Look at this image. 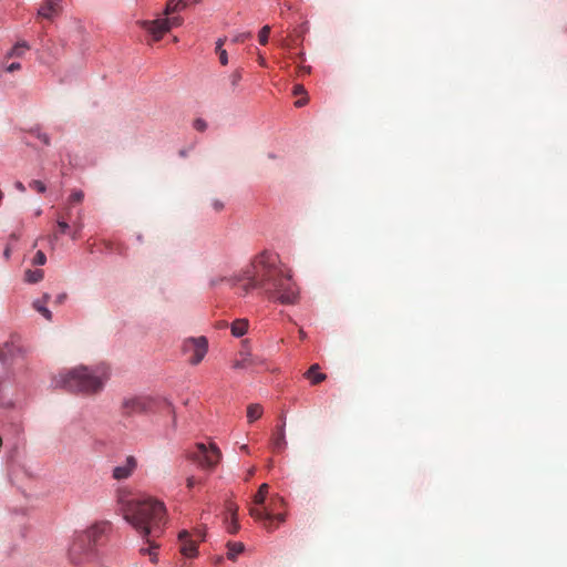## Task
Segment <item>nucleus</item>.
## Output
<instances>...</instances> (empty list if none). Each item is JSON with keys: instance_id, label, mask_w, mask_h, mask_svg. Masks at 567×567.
Here are the masks:
<instances>
[{"instance_id": "1", "label": "nucleus", "mask_w": 567, "mask_h": 567, "mask_svg": "<svg viewBox=\"0 0 567 567\" xmlns=\"http://www.w3.org/2000/svg\"><path fill=\"white\" fill-rule=\"evenodd\" d=\"M240 281H246L240 286L241 296L259 288L282 305H293L299 298V289L289 270L281 264L279 256L271 251H262L239 275L229 278L231 286Z\"/></svg>"}, {"instance_id": "2", "label": "nucleus", "mask_w": 567, "mask_h": 567, "mask_svg": "<svg viewBox=\"0 0 567 567\" xmlns=\"http://www.w3.org/2000/svg\"><path fill=\"white\" fill-rule=\"evenodd\" d=\"M118 509L123 518L141 537H158L165 524L166 507L163 502L150 497H135L131 493H117Z\"/></svg>"}, {"instance_id": "3", "label": "nucleus", "mask_w": 567, "mask_h": 567, "mask_svg": "<svg viewBox=\"0 0 567 567\" xmlns=\"http://www.w3.org/2000/svg\"><path fill=\"white\" fill-rule=\"evenodd\" d=\"M109 372L105 367H78L61 372L52 379L53 388L65 389L70 392L95 394L104 388Z\"/></svg>"}, {"instance_id": "4", "label": "nucleus", "mask_w": 567, "mask_h": 567, "mask_svg": "<svg viewBox=\"0 0 567 567\" xmlns=\"http://www.w3.org/2000/svg\"><path fill=\"white\" fill-rule=\"evenodd\" d=\"M104 526L93 525L86 530L76 532L69 548L70 560L78 565L93 557L95 542L103 533Z\"/></svg>"}, {"instance_id": "5", "label": "nucleus", "mask_w": 567, "mask_h": 567, "mask_svg": "<svg viewBox=\"0 0 567 567\" xmlns=\"http://www.w3.org/2000/svg\"><path fill=\"white\" fill-rule=\"evenodd\" d=\"M186 457L205 471H213L221 458V452L214 443L206 446L204 443H197L194 451H189Z\"/></svg>"}, {"instance_id": "6", "label": "nucleus", "mask_w": 567, "mask_h": 567, "mask_svg": "<svg viewBox=\"0 0 567 567\" xmlns=\"http://www.w3.org/2000/svg\"><path fill=\"white\" fill-rule=\"evenodd\" d=\"M156 399L148 395L126 396L122 401V414L126 416L153 412Z\"/></svg>"}, {"instance_id": "7", "label": "nucleus", "mask_w": 567, "mask_h": 567, "mask_svg": "<svg viewBox=\"0 0 567 567\" xmlns=\"http://www.w3.org/2000/svg\"><path fill=\"white\" fill-rule=\"evenodd\" d=\"M183 351L186 354H190L189 363L197 365L207 354L208 340L204 336L187 338L183 342Z\"/></svg>"}, {"instance_id": "8", "label": "nucleus", "mask_w": 567, "mask_h": 567, "mask_svg": "<svg viewBox=\"0 0 567 567\" xmlns=\"http://www.w3.org/2000/svg\"><path fill=\"white\" fill-rule=\"evenodd\" d=\"M274 506H265L262 509L252 507L250 508V515L257 519L264 522V527L268 532H272L274 527L271 525L272 520H277L279 523H284L286 520V515L284 513L275 514L274 509L276 506V503H282V498L279 496H276L274 499Z\"/></svg>"}, {"instance_id": "9", "label": "nucleus", "mask_w": 567, "mask_h": 567, "mask_svg": "<svg viewBox=\"0 0 567 567\" xmlns=\"http://www.w3.org/2000/svg\"><path fill=\"white\" fill-rule=\"evenodd\" d=\"M138 24L152 34L154 40H159L162 37L168 32L167 22L164 18H157L155 20H142L138 21Z\"/></svg>"}, {"instance_id": "10", "label": "nucleus", "mask_w": 567, "mask_h": 567, "mask_svg": "<svg viewBox=\"0 0 567 567\" xmlns=\"http://www.w3.org/2000/svg\"><path fill=\"white\" fill-rule=\"evenodd\" d=\"M178 540L181 543V553L187 558H194L197 556V544L192 538L188 530L183 529L178 534Z\"/></svg>"}, {"instance_id": "11", "label": "nucleus", "mask_w": 567, "mask_h": 567, "mask_svg": "<svg viewBox=\"0 0 567 567\" xmlns=\"http://www.w3.org/2000/svg\"><path fill=\"white\" fill-rule=\"evenodd\" d=\"M61 9L62 0H45L44 3L38 9V16L52 20L60 13Z\"/></svg>"}, {"instance_id": "12", "label": "nucleus", "mask_w": 567, "mask_h": 567, "mask_svg": "<svg viewBox=\"0 0 567 567\" xmlns=\"http://www.w3.org/2000/svg\"><path fill=\"white\" fill-rule=\"evenodd\" d=\"M225 525L229 534H236L240 527L237 519V506L230 502L226 505Z\"/></svg>"}, {"instance_id": "13", "label": "nucleus", "mask_w": 567, "mask_h": 567, "mask_svg": "<svg viewBox=\"0 0 567 567\" xmlns=\"http://www.w3.org/2000/svg\"><path fill=\"white\" fill-rule=\"evenodd\" d=\"M136 467V461L133 456H128L125 461V464L115 466L113 470V478L115 480H126L128 478L134 468Z\"/></svg>"}, {"instance_id": "14", "label": "nucleus", "mask_w": 567, "mask_h": 567, "mask_svg": "<svg viewBox=\"0 0 567 567\" xmlns=\"http://www.w3.org/2000/svg\"><path fill=\"white\" fill-rule=\"evenodd\" d=\"M305 377L310 380L311 384H318L327 379V374L319 372V364H312Z\"/></svg>"}, {"instance_id": "15", "label": "nucleus", "mask_w": 567, "mask_h": 567, "mask_svg": "<svg viewBox=\"0 0 567 567\" xmlns=\"http://www.w3.org/2000/svg\"><path fill=\"white\" fill-rule=\"evenodd\" d=\"M150 546L141 548V553L143 555L151 556V561L156 563L157 561V549L159 547L158 544H156L152 538L153 537H142Z\"/></svg>"}, {"instance_id": "16", "label": "nucleus", "mask_w": 567, "mask_h": 567, "mask_svg": "<svg viewBox=\"0 0 567 567\" xmlns=\"http://www.w3.org/2000/svg\"><path fill=\"white\" fill-rule=\"evenodd\" d=\"M187 7L186 0H168L163 11L164 16H171L175 12L184 10Z\"/></svg>"}, {"instance_id": "17", "label": "nucleus", "mask_w": 567, "mask_h": 567, "mask_svg": "<svg viewBox=\"0 0 567 567\" xmlns=\"http://www.w3.org/2000/svg\"><path fill=\"white\" fill-rule=\"evenodd\" d=\"M247 328H248V321L247 320H245V319L235 320L231 323V326H230L231 334L235 338H240L244 334H246Z\"/></svg>"}, {"instance_id": "18", "label": "nucleus", "mask_w": 567, "mask_h": 567, "mask_svg": "<svg viewBox=\"0 0 567 567\" xmlns=\"http://www.w3.org/2000/svg\"><path fill=\"white\" fill-rule=\"evenodd\" d=\"M286 446H287V441H286L285 423H284L282 426L279 429L278 433L272 439V447L277 451H282L286 449Z\"/></svg>"}, {"instance_id": "19", "label": "nucleus", "mask_w": 567, "mask_h": 567, "mask_svg": "<svg viewBox=\"0 0 567 567\" xmlns=\"http://www.w3.org/2000/svg\"><path fill=\"white\" fill-rule=\"evenodd\" d=\"M241 359L237 360L234 364V369H247L254 364L255 360L250 352H241Z\"/></svg>"}, {"instance_id": "20", "label": "nucleus", "mask_w": 567, "mask_h": 567, "mask_svg": "<svg viewBox=\"0 0 567 567\" xmlns=\"http://www.w3.org/2000/svg\"><path fill=\"white\" fill-rule=\"evenodd\" d=\"M44 272L41 269H28L24 272V280L28 284H37L43 279Z\"/></svg>"}, {"instance_id": "21", "label": "nucleus", "mask_w": 567, "mask_h": 567, "mask_svg": "<svg viewBox=\"0 0 567 567\" xmlns=\"http://www.w3.org/2000/svg\"><path fill=\"white\" fill-rule=\"evenodd\" d=\"M241 80H243V71L240 69H237V70L233 71L228 75L230 91L233 93L237 92V89H238L239 83H240Z\"/></svg>"}, {"instance_id": "22", "label": "nucleus", "mask_w": 567, "mask_h": 567, "mask_svg": "<svg viewBox=\"0 0 567 567\" xmlns=\"http://www.w3.org/2000/svg\"><path fill=\"white\" fill-rule=\"evenodd\" d=\"M262 415V408L259 404H250L247 408V419L249 423L255 422Z\"/></svg>"}, {"instance_id": "23", "label": "nucleus", "mask_w": 567, "mask_h": 567, "mask_svg": "<svg viewBox=\"0 0 567 567\" xmlns=\"http://www.w3.org/2000/svg\"><path fill=\"white\" fill-rule=\"evenodd\" d=\"M33 308L41 313L48 321L52 320V312L50 309L45 306V302H42L41 299H35L33 301Z\"/></svg>"}, {"instance_id": "24", "label": "nucleus", "mask_w": 567, "mask_h": 567, "mask_svg": "<svg viewBox=\"0 0 567 567\" xmlns=\"http://www.w3.org/2000/svg\"><path fill=\"white\" fill-rule=\"evenodd\" d=\"M267 494H268V484L264 483L260 485L259 489L254 495V504L256 506L264 505Z\"/></svg>"}, {"instance_id": "25", "label": "nucleus", "mask_w": 567, "mask_h": 567, "mask_svg": "<svg viewBox=\"0 0 567 567\" xmlns=\"http://www.w3.org/2000/svg\"><path fill=\"white\" fill-rule=\"evenodd\" d=\"M228 553L227 557L228 559L234 560L239 554L244 551V544L243 543H228Z\"/></svg>"}, {"instance_id": "26", "label": "nucleus", "mask_w": 567, "mask_h": 567, "mask_svg": "<svg viewBox=\"0 0 567 567\" xmlns=\"http://www.w3.org/2000/svg\"><path fill=\"white\" fill-rule=\"evenodd\" d=\"M29 49V44L25 41L18 42L8 53V56H20L24 50Z\"/></svg>"}, {"instance_id": "27", "label": "nucleus", "mask_w": 567, "mask_h": 567, "mask_svg": "<svg viewBox=\"0 0 567 567\" xmlns=\"http://www.w3.org/2000/svg\"><path fill=\"white\" fill-rule=\"evenodd\" d=\"M163 18L167 22L168 31L172 28L179 27L182 24V22H183V19L181 17H172V18H169L168 16H165Z\"/></svg>"}, {"instance_id": "28", "label": "nucleus", "mask_w": 567, "mask_h": 567, "mask_svg": "<svg viewBox=\"0 0 567 567\" xmlns=\"http://www.w3.org/2000/svg\"><path fill=\"white\" fill-rule=\"evenodd\" d=\"M269 32H270V27L269 25H264L260 29L259 34H258V39H259L260 44H266L267 43L268 37H269Z\"/></svg>"}, {"instance_id": "29", "label": "nucleus", "mask_w": 567, "mask_h": 567, "mask_svg": "<svg viewBox=\"0 0 567 567\" xmlns=\"http://www.w3.org/2000/svg\"><path fill=\"white\" fill-rule=\"evenodd\" d=\"M47 262V256L42 250H38L33 257L32 264L35 266H43Z\"/></svg>"}, {"instance_id": "30", "label": "nucleus", "mask_w": 567, "mask_h": 567, "mask_svg": "<svg viewBox=\"0 0 567 567\" xmlns=\"http://www.w3.org/2000/svg\"><path fill=\"white\" fill-rule=\"evenodd\" d=\"M83 198H84V193L81 189H74L71 193L69 200L72 203H80L83 200Z\"/></svg>"}, {"instance_id": "31", "label": "nucleus", "mask_w": 567, "mask_h": 567, "mask_svg": "<svg viewBox=\"0 0 567 567\" xmlns=\"http://www.w3.org/2000/svg\"><path fill=\"white\" fill-rule=\"evenodd\" d=\"M29 186H30L31 188L35 189V190H37V192H39V193H45V190H47V186H45V184H44L43 182H41V181H38V179H33V181L29 184Z\"/></svg>"}, {"instance_id": "32", "label": "nucleus", "mask_w": 567, "mask_h": 567, "mask_svg": "<svg viewBox=\"0 0 567 567\" xmlns=\"http://www.w3.org/2000/svg\"><path fill=\"white\" fill-rule=\"evenodd\" d=\"M194 127L199 132H204L207 128V123L203 118H196L194 121Z\"/></svg>"}, {"instance_id": "33", "label": "nucleus", "mask_w": 567, "mask_h": 567, "mask_svg": "<svg viewBox=\"0 0 567 567\" xmlns=\"http://www.w3.org/2000/svg\"><path fill=\"white\" fill-rule=\"evenodd\" d=\"M204 483L203 480H197L195 476L190 475L186 478V486L187 488L192 489L196 484Z\"/></svg>"}, {"instance_id": "34", "label": "nucleus", "mask_w": 567, "mask_h": 567, "mask_svg": "<svg viewBox=\"0 0 567 567\" xmlns=\"http://www.w3.org/2000/svg\"><path fill=\"white\" fill-rule=\"evenodd\" d=\"M251 37V33L250 32H241V33H238L236 34L231 41L237 43V42H243L245 41L246 39L250 38Z\"/></svg>"}, {"instance_id": "35", "label": "nucleus", "mask_w": 567, "mask_h": 567, "mask_svg": "<svg viewBox=\"0 0 567 567\" xmlns=\"http://www.w3.org/2000/svg\"><path fill=\"white\" fill-rule=\"evenodd\" d=\"M58 227L60 228V231L62 234H66L70 230V225L64 219H58L56 220Z\"/></svg>"}, {"instance_id": "36", "label": "nucleus", "mask_w": 567, "mask_h": 567, "mask_svg": "<svg viewBox=\"0 0 567 567\" xmlns=\"http://www.w3.org/2000/svg\"><path fill=\"white\" fill-rule=\"evenodd\" d=\"M223 281H228L229 282V278H227V277H215V278H212L209 280V287L210 288H215V287H217Z\"/></svg>"}, {"instance_id": "37", "label": "nucleus", "mask_w": 567, "mask_h": 567, "mask_svg": "<svg viewBox=\"0 0 567 567\" xmlns=\"http://www.w3.org/2000/svg\"><path fill=\"white\" fill-rule=\"evenodd\" d=\"M219 54V61L223 65H226L228 63V55L226 50H220L218 52Z\"/></svg>"}, {"instance_id": "38", "label": "nucleus", "mask_w": 567, "mask_h": 567, "mask_svg": "<svg viewBox=\"0 0 567 567\" xmlns=\"http://www.w3.org/2000/svg\"><path fill=\"white\" fill-rule=\"evenodd\" d=\"M21 68V64L19 62H12L11 64H9L6 70L7 72H13V71H17Z\"/></svg>"}, {"instance_id": "39", "label": "nucleus", "mask_w": 567, "mask_h": 567, "mask_svg": "<svg viewBox=\"0 0 567 567\" xmlns=\"http://www.w3.org/2000/svg\"><path fill=\"white\" fill-rule=\"evenodd\" d=\"M38 138L45 145L50 144V137L47 133H39Z\"/></svg>"}, {"instance_id": "40", "label": "nucleus", "mask_w": 567, "mask_h": 567, "mask_svg": "<svg viewBox=\"0 0 567 567\" xmlns=\"http://www.w3.org/2000/svg\"><path fill=\"white\" fill-rule=\"evenodd\" d=\"M305 92H306L305 87L301 84L295 85V87H293L295 95L303 94Z\"/></svg>"}, {"instance_id": "41", "label": "nucleus", "mask_w": 567, "mask_h": 567, "mask_svg": "<svg viewBox=\"0 0 567 567\" xmlns=\"http://www.w3.org/2000/svg\"><path fill=\"white\" fill-rule=\"evenodd\" d=\"M14 187H16V189H17V190H19L20 193H24V192H25V186H24V185H23V183H22V182H20V181H17V182L14 183Z\"/></svg>"}, {"instance_id": "42", "label": "nucleus", "mask_w": 567, "mask_h": 567, "mask_svg": "<svg viewBox=\"0 0 567 567\" xmlns=\"http://www.w3.org/2000/svg\"><path fill=\"white\" fill-rule=\"evenodd\" d=\"M66 299V293L65 292H62L60 295L56 296L55 298V303H63Z\"/></svg>"}, {"instance_id": "43", "label": "nucleus", "mask_w": 567, "mask_h": 567, "mask_svg": "<svg viewBox=\"0 0 567 567\" xmlns=\"http://www.w3.org/2000/svg\"><path fill=\"white\" fill-rule=\"evenodd\" d=\"M68 234L70 235L71 239H73V240L78 239L80 236V231L78 229L69 230Z\"/></svg>"}, {"instance_id": "44", "label": "nucleus", "mask_w": 567, "mask_h": 567, "mask_svg": "<svg viewBox=\"0 0 567 567\" xmlns=\"http://www.w3.org/2000/svg\"><path fill=\"white\" fill-rule=\"evenodd\" d=\"M3 257L8 260L11 257V247L7 246L3 250Z\"/></svg>"}, {"instance_id": "45", "label": "nucleus", "mask_w": 567, "mask_h": 567, "mask_svg": "<svg viewBox=\"0 0 567 567\" xmlns=\"http://www.w3.org/2000/svg\"><path fill=\"white\" fill-rule=\"evenodd\" d=\"M223 44H224V40L223 39H218L216 41V51L219 52L220 50H224L223 49Z\"/></svg>"}, {"instance_id": "46", "label": "nucleus", "mask_w": 567, "mask_h": 567, "mask_svg": "<svg viewBox=\"0 0 567 567\" xmlns=\"http://www.w3.org/2000/svg\"><path fill=\"white\" fill-rule=\"evenodd\" d=\"M306 103H307V100L306 99H301V100L296 101L295 105L297 107H301V106L306 105Z\"/></svg>"}, {"instance_id": "47", "label": "nucleus", "mask_w": 567, "mask_h": 567, "mask_svg": "<svg viewBox=\"0 0 567 567\" xmlns=\"http://www.w3.org/2000/svg\"><path fill=\"white\" fill-rule=\"evenodd\" d=\"M50 298H51V295L45 292V293H43L41 300H42V302L47 303L50 300Z\"/></svg>"}, {"instance_id": "48", "label": "nucleus", "mask_w": 567, "mask_h": 567, "mask_svg": "<svg viewBox=\"0 0 567 567\" xmlns=\"http://www.w3.org/2000/svg\"><path fill=\"white\" fill-rule=\"evenodd\" d=\"M83 225L81 223H74V229H78L79 231H81Z\"/></svg>"}, {"instance_id": "49", "label": "nucleus", "mask_w": 567, "mask_h": 567, "mask_svg": "<svg viewBox=\"0 0 567 567\" xmlns=\"http://www.w3.org/2000/svg\"><path fill=\"white\" fill-rule=\"evenodd\" d=\"M214 207H215L216 209H220V208L223 207V204H221V203H219V202H215V203H214Z\"/></svg>"}, {"instance_id": "50", "label": "nucleus", "mask_w": 567, "mask_h": 567, "mask_svg": "<svg viewBox=\"0 0 567 567\" xmlns=\"http://www.w3.org/2000/svg\"><path fill=\"white\" fill-rule=\"evenodd\" d=\"M291 8H292V7H291V4H289V3H284V4H282V9L291 10Z\"/></svg>"}, {"instance_id": "51", "label": "nucleus", "mask_w": 567, "mask_h": 567, "mask_svg": "<svg viewBox=\"0 0 567 567\" xmlns=\"http://www.w3.org/2000/svg\"><path fill=\"white\" fill-rule=\"evenodd\" d=\"M10 239L12 240H18L19 239V236L17 234H11L10 235Z\"/></svg>"}, {"instance_id": "52", "label": "nucleus", "mask_w": 567, "mask_h": 567, "mask_svg": "<svg viewBox=\"0 0 567 567\" xmlns=\"http://www.w3.org/2000/svg\"><path fill=\"white\" fill-rule=\"evenodd\" d=\"M42 214V209L41 208H38L34 213L35 216H40Z\"/></svg>"}, {"instance_id": "53", "label": "nucleus", "mask_w": 567, "mask_h": 567, "mask_svg": "<svg viewBox=\"0 0 567 567\" xmlns=\"http://www.w3.org/2000/svg\"><path fill=\"white\" fill-rule=\"evenodd\" d=\"M196 535H197L200 539H203V538H204V535L202 534V532H200V530H196Z\"/></svg>"}, {"instance_id": "54", "label": "nucleus", "mask_w": 567, "mask_h": 567, "mask_svg": "<svg viewBox=\"0 0 567 567\" xmlns=\"http://www.w3.org/2000/svg\"><path fill=\"white\" fill-rule=\"evenodd\" d=\"M254 473H255V468H254V467H251V468L249 470V472H248V476L254 475Z\"/></svg>"}, {"instance_id": "55", "label": "nucleus", "mask_w": 567, "mask_h": 567, "mask_svg": "<svg viewBox=\"0 0 567 567\" xmlns=\"http://www.w3.org/2000/svg\"><path fill=\"white\" fill-rule=\"evenodd\" d=\"M260 64H261V65H265V64H266V62H265V59H264V58H260Z\"/></svg>"}, {"instance_id": "56", "label": "nucleus", "mask_w": 567, "mask_h": 567, "mask_svg": "<svg viewBox=\"0 0 567 567\" xmlns=\"http://www.w3.org/2000/svg\"><path fill=\"white\" fill-rule=\"evenodd\" d=\"M241 450H244V451L248 452V446H247V445H243V446H241Z\"/></svg>"}, {"instance_id": "57", "label": "nucleus", "mask_w": 567, "mask_h": 567, "mask_svg": "<svg viewBox=\"0 0 567 567\" xmlns=\"http://www.w3.org/2000/svg\"><path fill=\"white\" fill-rule=\"evenodd\" d=\"M194 3H200L202 0H193Z\"/></svg>"}, {"instance_id": "58", "label": "nucleus", "mask_w": 567, "mask_h": 567, "mask_svg": "<svg viewBox=\"0 0 567 567\" xmlns=\"http://www.w3.org/2000/svg\"><path fill=\"white\" fill-rule=\"evenodd\" d=\"M181 155L185 156L186 155L185 151H181Z\"/></svg>"}]
</instances>
